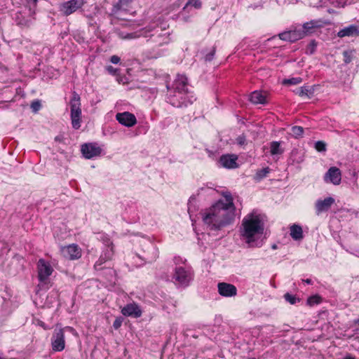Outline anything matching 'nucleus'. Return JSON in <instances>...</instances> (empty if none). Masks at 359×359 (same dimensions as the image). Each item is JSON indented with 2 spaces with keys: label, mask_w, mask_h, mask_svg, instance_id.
<instances>
[{
  "label": "nucleus",
  "mask_w": 359,
  "mask_h": 359,
  "mask_svg": "<svg viewBox=\"0 0 359 359\" xmlns=\"http://www.w3.org/2000/svg\"><path fill=\"white\" fill-rule=\"evenodd\" d=\"M222 195L224 201L219 200L203 217V222L212 229H219L231 224L235 217L236 208L231 193L224 192Z\"/></svg>",
  "instance_id": "nucleus-1"
},
{
  "label": "nucleus",
  "mask_w": 359,
  "mask_h": 359,
  "mask_svg": "<svg viewBox=\"0 0 359 359\" xmlns=\"http://www.w3.org/2000/svg\"><path fill=\"white\" fill-rule=\"evenodd\" d=\"M264 217L255 212L248 214L244 217L242 223L243 231L242 236L247 239V243L250 247L254 242L253 237L257 234H262L264 229Z\"/></svg>",
  "instance_id": "nucleus-2"
},
{
  "label": "nucleus",
  "mask_w": 359,
  "mask_h": 359,
  "mask_svg": "<svg viewBox=\"0 0 359 359\" xmlns=\"http://www.w3.org/2000/svg\"><path fill=\"white\" fill-rule=\"evenodd\" d=\"M71 121L72 127L77 130L81 127V98L75 91L72 93V97L70 100Z\"/></svg>",
  "instance_id": "nucleus-3"
},
{
  "label": "nucleus",
  "mask_w": 359,
  "mask_h": 359,
  "mask_svg": "<svg viewBox=\"0 0 359 359\" xmlns=\"http://www.w3.org/2000/svg\"><path fill=\"white\" fill-rule=\"evenodd\" d=\"M66 330L73 332L74 329L69 326L62 328L59 327L58 325H56L51 339L53 351H62L64 350L65 347V332Z\"/></svg>",
  "instance_id": "nucleus-4"
},
{
  "label": "nucleus",
  "mask_w": 359,
  "mask_h": 359,
  "mask_svg": "<svg viewBox=\"0 0 359 359\" xmlns=\"http://www.w3.org/2000/svg\"><path fill=\"white\" fill-rule=\"evenodd\" d=\"M85 4V0H70L62 3L60 6V11L68 16L81 8Z\"/></svg>",
  "instance_id": "nucleus-5"
},
{
  "label": "nucleus",
  "mask_w": 359,
  "mask_h": 359,
  "mask_svg": "<svg viewBox=\"0 0 359 359\" xmlns=\"http://www.w3.org/2000/svg\"><path fill=\"white\" fill-rule=\"evenodd\" d=\"M38 278L40 282H46L52 274L53 269L50 264L43 259H40L37 263Z\"/></svg>",
  "instance_id": "nucleus-6"
},
{
  "label": "nucleus",
  "mask_w": 359,
  "mask_h": 359,
  "mask_svg": "<svg viewBox=\"0 0 359 359\" xmlns=\"http://www.w3.org/2000/svg\"><path fill=\"white\" fill-rule=\"evenodd\" d=\"M81 151L86 158L90 159L100 156L102 153V149L97 143H85L81 145Z\"/></svg>",
  "instance_id": "nucleus-7"
},
{
  "label": "nucleus",
  "mask_w": 359,
  "mask_h": 359,
  "mask_svg": "<svg viewBox=\"0 0 359 359\" xmlns=\"http://www.w3.org/2000/svg\"><path fill=\"white\" fill-rule=\"evenodd\" d=\"M324 181L327 183H332L334 185H339L341 181V172L337 167H331L325 174Z\"/></svg>",
  "instance_id": "nucleus-8"
},
{
  "label": "nucleus",
  "mask_w": 359,
  "mask_h": 359,
  "mask_svg": "<svg viewBox=\"0 0 359 359\" xmlns=\"http://www.w3.org/2000/svg\"><path fill=\"white\" fill-rule=\"evenodd\" d=\"M62 252L65 257L74 260L81 257V250L76 244L69 245L62 248Z\"/></svg>",
  "instance_id": "nucleus-9"
},
{
  "label": "nucleus",
  "mask_w": 359,
  "mask_h": 359,
  "mask_svg": "<svg viewBox=\"0 0 359 359\" xmlns=\"http://www.w3.org/2000/svg\"><path fill=\"white\" fill-rule=\"evenodd\" d=\"M219 294L225 297H234L237 294V289L236 286L227 283H219L217 284Z\"/></svg>",
  "instance_id": "nucleus-10"
},
{
  "label": "nucleus",
  "mask_w": 359,
  "mask_h": 359,
  "mask_svg": "<svg viewBox=\"0 0 359 359\" xmlns=\"http://www.w3.org/2000/svg\"><path fill=\"white\" fill-rule=\"evenodd\" d=\"M187 86L188 79L187 76L183 74H178L173 83L172 87L175 89V92L179 94H186L188 93Z\"/></svg>",
  "instance_id": "nucleus-11"
},
{
  "label": "nucleus",
  "mask_w": 359,
  "mask_h": 359,
  "mask_svg": "<svg viewBox=\"0 0 359 359\" xmlns=\"http://www.w3.org/2000/svg\"><path fill=\"white\" fill-rule=\"evenodd\" d=\"M173 278L175 282L181 285H187L191 279V274L184 270L182 267H178L175 269Z\"/></svg>",
  "instance_id": "nucleus-12"
},
{
  "label": "nucleus",
  "mask_w": 359,
  "mask_h": 359,
  "mask_svg": "<svg viewBox=\"0 0 359 359\" xmlns=\"http://www.w3.org/2000/svg\"><path fill=\"white\" fill-rule=\"evenodd\" d=\"M116 120L126 127H132L137 123L136 117L130 112L118 113L116 115Z\"/></svg>",
  "instance_id": "nucleus-13"
},
{
  "label": "nucleus",
  "mask_w": 359,
  "mask_h": 359,
  "mask_svg": "<svg viewBox=\"0 0 359 359\" xmlns=\"http://www.w3.org/2000/svg\"><path fill=\"white\" fill-rule=\"evenodd\" d=\"M279 37L281 40L287 41L290 42H294L304 37V33L301 32V30H291L288 32H284L279 34Z\"/></svg>",
  "instance_id": "nucleus-14"
},
{
  "label": "nucleus",
  "mask_w": 359,
  "mask_h": 359,
  "mask_svg": "<svg viewBox=\"0 0 359 359\" xmlns=\"http://www.w3.org/2000/svg\"><path fill=\"white\" fill-rule=\"evenodd\" d=\"M334 201L332 197H327L323 200H318L315 205L317 215L327 211L334 203Z\"/></svg>",
  "instance_id": "nucleus-15"
},
{
  "label": "nucleus",
  "mask_w": 359,
  "mask_h": 359,
  "mask_svg": "<svg viewBox=\"0 0 359 359\" xmlns=\"http://www.w3.org/2000/svg\"><path fill=\"white\" fill-rule=\"evenodd\" d=\"M237 156L236 155H222L219 158V162L222 165L226 168H236L238 167L236 163Z\"/></svg>",
  "instance_id": "nucleus-16"
},
{
  "label": "nucleus",
  "mask_w": 359,
  "mask_h": 359,
  "mask_svg": "<svg viewBox=\"0 0 359 359\" xmlns=\"http://www.w3.org/2000/svg\"><path fill=\"white\" fill-rule=\"evenodd\" d=\"M121 313L123 316H133L135 317H140L142 315V311L139 309L138 306L135 304H129L124 306Z\"/></svg>",
  "instance_id": "nucleus-17"
},
{
  "label": "nucleus",
  "mask_w": 359,
  "mask_h": 359,
  "mask_svg": "<svg viewBox=\"0 0 359 359\" xmlns=\"http://www.w3.org/2000/svg\"><path fill=\"white\" fill-rule=\"evenodd\" d=\"M133 0H118V2L114 6L112 9L113 15H114L115 18L120 20H126V18L123 17L121 15V9L124 5H127Z\"/></svg>",
  "instance_id": "nucleus-18"
},
{
  "label": "nucleus",
  "mask_w": 359,
  "mask_h": 359,
  "mask_svg": "<svg viewBox=\"0 0 359 359\" xmlns=\"http://www.w3.org/2000/svg\"><path fill=\"white\" fill-rule=\"evenodd\" d=\"M290 236L294 241H300L303 238V230L301 226L292 224L290 228Z\"/></svg>",
  "instance_id": "nucleus-19"
},
{
  "label": "nucleus",
  "mask_w": 359,
  "mask_h": 359,
  "mask_svg": "<svg viewBox=\"0 0 359 359\" xmlns=\"http://www.w3.org/2000/svg\"><path fill=\"white\" fill-rule=\"evenodd\" d=\"M320 27L321 25L319 24V21L311 20L310 22H305L303 25V30H301V32H304L305 36L312 33L313 29Z\"/></svg>",
  "instance_id": "nucleus-20"
},
{
  "label": "nucleus",
  "mask_w": 359,
  "mask_h": 359,
  "mask_svg": "<svg viewBox=\"0 0 359 359\" xmlns=\"http://www.w3.org/2000/svg\"><path fill=\"white\" fill-rule=\"evenodd\" d=\"M358 35V30L355 26L351 25L349 27H345L342 29H341L338 34L337 36L339 37H344V36H350L353 35Z\"/></svg>",
  "instance_id": "nucleus-21"
},
{
  "label": "nucleus",
  "mask_w": 359,
  "mask_h": 359,
  "mask_svg": "<svg viewBox=\"0 0 359 359\" xmlns=\"http://www.w3.org/2000/svg\"><path fill=\"white\" fill-rule=\"evenodd\" d=\"M114 255V248L113 245H111V247H109L104 255H102L100 256V258L99 261H97L95 264V267L97 268L98 266H100L103 262H105L107 260H110Z\"/></svg>",
  "instance_id": "nucleus-22"
},
{
  "label": "nucleus",
  "mask_w": 359,
  "mask_h": 359,
  "mask_svg": "<svg viewBox=\"0 0 359 359\" xmlns=\"http://www.w3.org/2000/svg\"><path fill=\"white\" fill-rule=\"evenodd\" d=\"M250 100L254 104H264L266 96L261 92L255 91L251 93Z\"/></svg>",
  "instance_id": "nucleus-23"
},
{
  "label": "nucleus",
  "mask_w": 359,
  "mask_h": 359,
  "mask_svg": "<svg viewBox=\"0 0 359 359\" xmlns=\"http://www.w3.org/2000/svg\"><path fill=\"white\" fill-rule=\"evenodd\" d=\"M355 50H347L343 52L344 61L346 64H349L355 57Z\"/></svg>",
  "instance_id": "nucleus-24"
},
{
  "label": "nucleus",
  "mask_w": 359,
  "mask_h": 359,
  "mask_svg": "<svg viewBox=\"0 0 359 359\" xmlns=\"http://www.w3.org/2000/svg\"><path fill=\"white\" fill-rule=\"evenodd\" d=\"M271 154L272 155L280 154L283 150L280 148V143L278 142H272L271 143Z\"/></svg>",
  "instance_id": "nucleus-25"
},
{
  "label": "nucleus",
  "mask_w": 359,
  "mask_h": 359,
  "mask_svg": "<svg viewBox=\"0 0 359 359\" xmlns=\"http://www.w3.org/2000/svg\"><path fill=\"white\" fill-rule=\"evenodd\" d=\"M304 128L301 126H293L291 128L290 134L295 138L300 137L303 135Z\"/></svg>",
  "instance_id": "nucleus-26"
},
{
  "label": "nucleus",
  "mask_w": 359,
  "mask_h": 359,
  "mask_svg": "<svg viewBox=\"0 0 359 359\" xmlns=\"http://www.w3.org/2000/svg\"><path fill=\"white\" fill-rule=\"evenodd\" d=\"M321 301L322 299L319 295H313L307 299V304L311 306L314 304H320Z\"/></svg>",
  "instance_id": "nucleus-27"
},
{
  "label": "nucleus",
  "mask_w": 359,
  "mask_h": 359,
  "mask_svg": "<svg viewBox=\"0 0 359 359\" xmlns=\"http://www.w3.org/2000/svg\"><path fill=\"white\" fill-rule=\"evenodd\" d=\"M176 95H170L168 99L170 103L175 107H181L184 105V101H180L179 100L175 99Z\"/></svg>",
  "instance_id": "nucleus-28"
},
{
  "label": "nucleus",
  "mask_w": 359,
  "mask_h": 359,
  "mask_svg": "<svg viewBox=\"0 0 359 359\" xmlns=\"http://www.w3.org/2000/svg\"><path fill=\"white\" fill-rule=\"evenodd\" d=\"M284 298L291 304H295L297 302H299L300 301V299L295 295L291 294L288 292L284 294Z\"/></svg>",
  "instance_id": "nucleus-29"
},
{
  "label": "nucleus",
  "mask_w": 359,
  "mask_h": 359,
  "mask_svg": "<svg viewBox=\"0 0 359 359\" xmlns=\"http://www.w3.org/2000/svg\"><path fill=\"white\" fill-rule=\"evenodd\" d=\"M270 170L269 168H264L257 171L256 174V177L257 179H262L266 176V175L269 172Z\"/></svg>",
  "instance_id": "nucleus-30"
},
{
  "label": "nucleus",
  "mask_w": 359,
  "mask_h": 359,
  "mask_svg": "<svg viewBox=\"0 0 359 359\" xmlns=\"http://www.w3.org/2000/svg\"><path fill=\"white\" fill-rule=\"evenodd\" d=\"M315 149L320 152L326 151V144L323 141H318L315 144Z\"/></svg>",
  "instance_id": "nucleus-31"
},
{
  "label": "nucleus",
  "mask_w": 359,
  "mask_h": 359,
  "mask_svg": "<svg viewBox=\"0 0 359 359\" xmlns=\"http://www.w3.org/2000/svg\"><path fill=\"white\" fill-rule=\"evenodd\" d=\"M201 5L202 4L200 0H189L184 8H186L188 6H192L196 8H200Z\"/></svg>",
  "instance_id": "nucleus-32"
},
{
  "label": "nucleus",
  "mask_w": 359,
  "mask_h": 359,
  "mask_svg": "<svg viewBox=\"0 0 359 359\" xmlns=\"http://www.w3.org/2000/svg\"><path fill=\"white\" fill-rule=\"evenodd\" d=\"M302 79L299 78V77H297V78H292V79H285L283 81V83L284 84H292V85H296V84H298V83H300L302 82Z\"/></svg>",
  "instance_id": "nucleus-33"
},
{
  "label": "nucleus",
  "mask_w": 359,
  "mask_h": 359,
  "mask_svg": "<svg viewBox=\"0 0 359 359\" xmlns=\"http://www.w3.org/2000/svg\"><path fill=\"white\" fill-rule=\"evenodd\" d=\"M41 107V104L39 100H34L31 104V109L34 112H37Z\"/></svg>",
  "instance_id": "nucleus-34"
},
{
  "label": "nucleus",
  "mask_w": 359,
  "mask_h": 359,
  "mask_svg": "<svg viewBox=\"0 0 359 359\" xmlns=\"http://www.w3.org/2000/svg\"><path fill=\"white\" fill-rule=\"evenodd\" d=\"M309 90L306 87H302L300 88L298 91L297 92V94H298L299 96H309Z\"/></svg>",
  "instance_id": "nucleus-35"
},
{
  "label": "nucleus",
  "mask_w": 359,
  "mask_h": 359,
  "mask_svg": "<svg viewBox=\"0 0 359 359\" xmlns=\"http://www.w3.org/2000/svg\"><path fill=\"white\" fill-rule=\"evenodd\" d=\"M215 51H216L215 47H213L212 50L205 55V60L211 61L213 59Z\"/></svg>",
  "instance_id": "nucleus-36"
},
{
  "label": "nucleus",
  "mask_w": 359,
  "mask_h": 359,
  "mask_svg": "<svg viewBox=\"0 0 359 359\" xmlns=\"http://www.w3.org/2000/svg\"><path fill=\"white\" fill-rule=\"evenodd\" d=\"M122 322H123V320L121 318H117L114 323H113V327L117 330L121 326V324H122Z\"/></svg>",
  "instance_id": "nucleus-37"
},
{
  "label": "nucleus",
  "mask_w": 359,
  "mask_h": 359,
  "mask_svg": "<svg viewBox=\"0 0 359 359\" xmlns=\"http://www.w3.org/2000/svg\"><path fill=\"white\" fill-rule=\"evenodd\" d=\"M316 47V43L315 41H311V43L308 46V50H310V53L312 54L315 51V48Z\"/></svg>",
  "instance_id": "nucleus-38"
},
{
  "label": "nucleus",
  "mask_w": 359,
  "mask_h": 359,
  "mask_svg": "<svg viewBox=\"0 0 359 359\" xmlns=\"http://www.w3.org/2000/svg\"><path fill=\"white\" fill-rule=\"evenodd\" d=\"M111 62L118 64L120 62V57L117 55H112L110 58Z\"/></svg>",
  "instance_id": "nucleus-39"
},
{
  "label": "nucleus",
  "mask_w": 359,
  "mask_h": 359,
  "mask_svg": "<svg viewBox=\"0 0 359 359\" xmlns=\"http://www.w3.org/2000/svg\"><path fill=\"white\" fill-rule=\"evenodd\" d=\"M136 37H137V35L135 33H130V34H127L126 35V36H121V39H135Z\"/></svg>",
  "instance_id": "nucleus-40"
},
{
  "label": "nucleus",
  "mask_w": 359,
  "mask_h": 359,
  "mask_svg": "<svg viewBox=\"0 0 359 359\" xmlns=\"http://www.w3.org/2000/svg\"><path fill=\"white\" fill-rule=\"evenodd\" d=\"M55 140L58 142H62L64 140V137L62 135H59L55 137Z\"/></svg>",
  "instance_id": "nucleus-41"
},
{
  "label": "nucleus",
  "mask_w": 359,
  "mask_h": 359,
  "mask_svg": "<svg viewBox=\"0 0 359 359\" xmlns=\"http://www.w3.org/2000/svg\"><path fill=\"white\" fill-rule=\"evenodd\" d=\"M107 70H108V72H109L112 73V74H115V73H116V70L113 67H111V66H109V67H107Z\"/></svg>",
  "instance_id": "nucleus-42"
},
{
  "label": "nucleus",
  "mask_w": 359,
  "mask_h": 359,
  "mask_svg": "<svg viewBox=\"0 0 359 359\" xmlns=\"http://www.w3.org/2000/svg\"><path fill=\"white\" fill-rule=\"evenodd\" d=\"M245 138L243 137H239L238 138V142L240 144H243L244 143Z\"/></svg>",
  "instance_id": "nucleus-43"
},
{
  "label": "nucleus",
  "mask_w": 359,
  "mask_h": 359,
  "mask_svg": "<svg viewBox=\"0 0 359 359\" xmlns=\"http://www.w3.org/2000/svg\"><path fill=\"white\" fill-rule=\"evenodd\" d=\"M353 323L355 325H358L359 326V318L356 320H354Z\"/></svg>",
  "instance_id": "nucleus-44"
},
{
  "label": "nucleus",
  "mask_w": 359,
  "mask_h": 359,
  "mask_svg": "<svg viewBox=\"0 0 359 359\" xmlns=\"http://www.w3.org/2000/svg\"><path fill=\"white\" fill-rule=\"evenodd\" d=\"M304 281L305 283H308V284H311V279H306V280H304Z\"/></svg>",
  "instance_id": "nucleus-45"
},
{
  "label": "nucleus",
  "mask_w": 359,
  "mask_h": 359,
  "mask_svg": "<svg viewBox=\"0 0 359 359\" xmlns=\"http://www.w3.org/2000/svg\"><path fill=\"white\" fill-rule=\"evenodd\" d=\"M344 359H355L354 357H352L351 355L345 357Z\"/></svg>",
  "instance_id": "nucleus-46"
},
{
  "label": "nucleus",
  "mask_w": 359,
  "mask_h": 359,
  "mask_svg": "<svg viewBox=\"0 0 359 359\" xmlns=\"http://www.w3.org/2000/svg\"><path fill=\"white\" fill-rule=\"evenodd\" d=\"M118 35L120 38H121V36H126V35H123V33H119Z\"/></svg>",
  "instance_id": "nucleus-47"
},
{
  "label": "nucleus",
  "mask_w": 359,
  "mask_h": 359,
  "mask_svg": "<svg viewBox=\"0 0 359 359\" xmlns=\"http://www.w3.org/2000/svg\"><path fill=\"white\" fill-rule=\"evenodd\" d=\"M273 248L276 249V245H274L273 246Z\"/></svg>",
  "instance_id": "nucleus-48"
},
{
  "label": "nucleus",
  "mask_w": 359,
  "mask_h": 359,
  "mask_svg": "<svg viewBox=\"0 0 359 359\" xmlns=\"http://www.w3.org/2000/svg\"><path fill=\"white\" fill-rule=\"evenodd\" d=\"M249 359H255V358H250Z\"/></svg>",
  "instance_id": "nucleus-49"
},
{
  "label": "nucleus",
  "mask_w": 359,
  "mask_h": 359,
  "mask_svg": "<svg viewBox=\"0 0 359 359\" xmlns=\"http://www.w3.org/2000/svg\"><path fill=\"white\" fill-rule=\"evenodd\" d=\"M33 1H34V2H36V1H37V0H33Z\"/></svg>",
  "instance_id": "nucleus-50"
},
{
  "label": "nucleus",
  "mask_w": 359,
  "mask_h": 359,
  "mask_svg": "<svg viewBox=\"0 0 359 359\" xmlns=\"http://www.w3.org/2000/svg\"><path fill=\"white\" fill-rule=\"evenodd\" d=\"M0 359H4V358H2L0 356Z\"/></svg>",
  "instance_id": "nucleus-51"
}]
</instances>
